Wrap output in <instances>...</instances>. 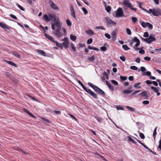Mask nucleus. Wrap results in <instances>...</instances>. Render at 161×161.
Here are the masks:
<instances>
[{"label": "nucleus", "instance_id": "obj_63", "mask_svg": "<svg viewBox=\"0 0 161 161\" xmlns=\"http://www.w3.org/2000/svg\"><path fill=\"white\" fill-rule=\"evenodd\" d=\"M139 53L141 54H144L145 53V51L143 50H140L139 51Z\"/></svg>", "mask_w": 161, "mask_h": 161}, {"label": "nucleus", "instance_id": "obj_27", "mask_svg": "<svg viewBox=\"0 0 161 161\" xmlns=\"http://www.w3.org/2000/svg\"><path fill=\"white\" fill-rule=\"evenodd\" d=\"M140 84L141 83L140 82L136 83L134 84V86L136 88H140L141 86H139Z\"/></svg>", "mask_w": 161, "mask_h": 161}, {"label": "nucleus", "instance_id": "obj_55", "mask_svg": "<svg viewBox=\"0 0 161 161\" xmlns=\"http://www.w3.org/2000/svg\"><path fill=\"white\" fill-rule=\"evenodd\" d=\"M143 36L145 37H147L149 36V35L147 32H145L143 35Z\"/></svg>", "mask_w": 161, "mask_h": 161}, {"label": "nucleus", "instance_id": "obj_37", "mask_svg": "<svg viewBox=\"0 0 161 161\" xmlns=\"http://www.w3.org/2000/svg\"><path fill=\"white\" fill-rule=\"evenodd\" d=\"M130 68L132 70H136L138 69V68L135 66H131Z\"/></svg>", "mask_w": 161, "mask_h": 161}, {"label": "nucleus", "instance_id": "obj_16", "mask_svg": "<svg viewBox=\"0 0 161 161\" xmlns=\"http://www.w3.org/2000/svg\"><path fill=\"white\" fill-rule=\"evenodd\" d=\"M140 95L143 97H144L145 99H147L148 97V96L147 94V92L146 91H143L140 94Z\"/></svg>", "mask_w": 161, "mask_h": 161}, {"label": "nucleus", "instance_id": "obj_46", "mask_svg": "<svg viewBox=\"0 0 161 161\" xmlns=\"http://www.w3.org/2000/svg\"><path fill=\"white\" fill-rule=\"evenodd\" d=\"M105 36L108 39H110L111 38L110 35L108 33H105Z\"/></svg>", "mask_w": 161, "mask_h": 161}, {"label": "nucleus", "instance_id": "obj_48", "mask_svg": "<svg viewBox=\"0 0 161 161\" xmlns=\"http://www.w3.org/2000/svg\"><path fill=\"white\" fill-rule=\"evenodd\" d=\"M92 38H90L87 40V44H90L92 43Z\"/></svg>", "mask_w": 161, "mask_h": 161}, {"label": "nucleus", "instance_id": "obj_64", "mask_svg": "<svg viewBox=\"0 0 161 161\" xmlns=\"http://www.w3.org/2000/svg\"><path fill=\"white\" fill-rule=\"evenodd\" d=\"M84 90L86 91L88 93H89L91 91V90L87 89L86 87V89H85Z\"/></svg>", "mask_w": 161, "mask_h": 161}, {"label": "nucleus", "instance_id": "obj_54", "mask_svg": "<svg viewBox=\"0 0 161 161\" xmlns=\"http://www.w3.org/2000/svg\"><path fill=\"white\" fill-rule=\"evenodd\" d=\"M10 16L13 19H15V20H17V17L14 15L10 14Z\"/></svg>", "mask_w": 161, "mask_h": 161}, {"label": "nucleus", "instance_id": "obj_22", "mask_svg": "<svg viewBox=\"0 0 161 161\" xmlns=\"http://www.w3.org/2000/svg\"><path fill=\"white\" fill-rule=\"evenodd\" d=\"M86 32L90 36L93 35L94 34V33L93 32V31L90 29H88V30H87L86 31Z\"/></svg>", "mask_w": 161, "mask_h": 161}, {"label": "nucleus", "instance_id": "obj_10", "mask_svg": "<svg viewBox=\"0 0 161 161\" xmlns=\"http://www.w3.org/2000/svg\"><path fill=\"white\" fill-rule=\"evenodd\" d=\"M49 4L50 6L54 10L59 9V8L52 1H50Z\"/></svg>", "mask_w": 161, "mask_h": 161}, {"label": "nucleus", "instance_id": "obj_58", "mask_svg": "<svg viewBox=\"0 0 161 161\" xmlns=\"http://www.w3.org/2000/svg\"><path fill=\"white\" fill-rule=\"evenodd\" d=\"M71 45L72 49L74 51H75L76 50V49L75 47L74 44L72 43H71Z\"/></svg>", "mask_w": 161, "mask_h": 161}, {"label": "nucleus", "instance_id": "obj_40", "mask_svg": "<svg viewBox=\"0 0 161 161\" xmlns=\"http://www.w3.org/2000/svg\"><path fill=\"white\" fill-rule=\"evenodd\" d=\"M142 10H144L145 12L149 14H150V12L151 10V9H149L148 10H147L146 9L142 8Z\"/></svg>", "mask_w": 161, "mask_h": 161}, {"label": "nucleus", "instance_id": "obj_57", "mask_svg": "<svg viewBox=\"0 0 161 161\" xmlns=\"http://www.w3.org/2000/svg\"><path fill=\"white\" fill-rule=\"evenodd\" d=\"M107 49L106 47L105 46H102L101 47V50L102 51H105Z\"/></svg>", "mask_w": 161, "mask_h": 161}, {"label": "nucleus", "instance_id": "obj_4", "mask_svg": "<svg viewBox=\"0 0 161 161\" xmlns=\"http://www.w3.org/2000/svg\"><path fill=\"white\" fill-rule=\"evenodd\" d=\"M123 12L121 8H119L116 12V17H121L123 16Z\"/></svg>", "mask_w": 161, "mask_h": 161}, {"label": "nucleus", "instance_id": "obj_6", "mask_svg": "<svg viewBox=\"0 0 161 161\" xmlns=\"http://www.w3.org/2000/svg\"><path fill=\"white\" fill-rule=\"evenodd\" d=\"M64 41L63 43L62 44L64 46V47L65 48H67L69 47L68 44H69V39L67 37H65L63 40Z\"/></svg>", "mask_w": 161, "mask_h": 161}, {"label": "nucleus", "instance_id": "obj_29", "mask_svg": "<svg viewBox=\"0 0 161 161\" xmlns=\"http://www.w3.org/2000/svg\"><path fill=\"white\" fill-rule=\"evenodd\" d=\"M70 38L71 40L73 41H75L76 39V36L72 35H70Z\"/></svg>", "mask_w": 161, "mask_h": 161}, {"label": "nucleus", "instance_id": "obj_52", "mask_svg": "<svg viewBox=\"0 0 161 161\" xmlns=\"http://www.w3.org/2000/svg\"><path fill=\"white\" fill-rule=\"evenodd\" d=\"M139 136L142 139H143L145 138L144 135L142 133H140L139 134Z\"/></svg>", "mask_w": 161, "mask_h": 161}, {"label": "nucleus", "instance_id": "obj_18", "mask_svg": "<svg viewBox=\"0 0 161 161\" xmlns=\"http://www.w3.org/2000/svg\"><path fill=\"white\" fill-rule=\"evenodd\" d=\"M44 35H45V36H46V37L50 41H51V42H54V39H53V38L52 36H50L49 35L47 34L46 33H44Z\"/></svg>", "mask_w": 161, "mask_h": 161}, {"label": "nucleus", "instance_id": "obj_50", "mask_svg": "<svg viewBox=\"0 0 161 161\" xmlns=\"http://www.w3.org/2000/svg\"><path fill=\"white\" fill-rule=\"evenodd\" d=\"M17 6L21 10L24 11L25 10V8H24L22 6H21L18 4H17Z\"/></svg>", "mask_w": 161, "mask_h": 161}, {"label": "nucleus", "instance_id": "obj_25", "mask_svg": "<svg viewBox=\"0 0 161 161\" xmlns=\"http://www.w3.org/2000/svg\"><path fill=\"white\" fill-rule=\"evenodd\" d=\"M127 138L129 141L133 143L136 144L135 141L134 140H133L130 136H128Z\"/></svg>", "mask_w": 161, "mask_h": 161}, {"label": "nucleus", "instance_id": "obj_13", "mask_svg": "<svg viewBox=\"0 0 161 161\" xmlns=\"http://www.w3.org/2000/svg\"><path fill=\"white\" fill-rule=\"evenodd\" d=\"M60 29H57L55 31V34L57 37H60L63 36V34L60 32Z\"/></svg>", "mask_w": 161, "mask_h": 161}, {"label": "nucleus", "instance_id": "obj_59", "mask_svg": "<svg viewBox=\"0 0 161 161\" xmlns=\"http://www.w3.org/2000/svg\"><path fill=\"white\" fill-rule=\"evenodd\" d=\"M142 72L145 71L146 70L145 68L144 67H141L140 68Z\"/></svg>", "mask_w": 161, "mask_h": 161}, {"label": "nucleus", "instance_id": "obj_26", "mask_svg": "<svg viewBox=\"0 0 161 161\" xmlns=\"http://www.w3.org/2000/svg\"><path fill=\"white\" fill-rule=\"evenodd\" d=\"M53 43H55L56 44V46L57 47H58L60 48H62V44L61 43H60L58 42H57V41H54Z\"/></svg>", "mask_w": 161, "mask_h": 161}, {"label": "nucleus", "instance_id": "obj_12", "mask_svg": "<svg viewBox=\"0 0 161 161\" xmlns=\"http://www.w3.org/2000/svg\"><path fill=\"white\" fill-rule=\"evenodd\" d=\"M117 33V31L114 30L112 32V38L113 41H115L116 38V34Z\"/></svg>", "mask_w": 161, "mask_h": 161}, {"label": "nucleus", "instance_id": "obj_33", "mask_svg": "<svg viewBox=\"0 0 161 161\" xmlns=\"http://www.w3.org/2000/svg\"><path fill=\"white\" fill-rule=\"evenodd\" d=\"M66 22L68 26H70L71 25V22L69 19H67L66 20Z\"/></svg>", "mask_w": 161, "mask_h": 161}, {"label": "nucleus", "instance_id": "obj_5", "mask_svg": "<svg viewBox=\"0 0 161 161\" xmlns=\"http://www.w3.org/2000/svg\"><path fill=\"white\" fill-rule=\"evenodd\" d=\"M156 40L154 35L153 34H151L147 38V43L150 44L151 42L155 41Z\"/></svg>", "mask_w": 161, "mask_h": 161}, {"label": "nucleus", "instance_id": "obj_19", "mask_svg": "<svg viewBox=\"0 0 161 161\" xmlns=\"http://www.w3.org/2000/svg\"><path fill=\"white\" fill-rule=\"evenodd\" d=\"M108 76L107 73L106 72H104L103 73V76L102 78V80L104 81L106 79L108 80Z\"/></svg>", "mask_w": 161, "mask_h": 161}, {"label": "nucleus", "instance_id": "obj_3", "mask_svg": "<svg viewBox=\"0 0 161 161\" xmlns=\"http://www.w3.org/2000/svg\"><path fill=\"white\" fill-rule=\"evenodd\" d=\"M152 14L153 16H158L160 15L161 14V10L158 8L151 9L150 14Z\"/></svg>", "mask_w": 161, "mask_h": 161}, {"label": "nucleus", "instance_id": "obj_31", "mask_svg": "<svg viewBox=\"0 0 161 161\" xmlns=\"http://www.w3.org/2000/svg\"><path fill=\"white\" fill-rule=\"evenodd\" d=\"M126 107L131 111L135 112V110L134 108L128 106H126Z\"/></svg>", "mask_w": 161, "mask_h": 161}, {"label": "nucleus", "instance_id": "obj_39", "mask_svg": "<svg viewBox=\"0 0 161 161\" xmlns=\"http://www.w3.org/2000/svg\"><path fill=\"white\" fill-rule=\"evenodd\" d=\"M126 32L127 34L129 35H130L131 34V31L128 28H127L126 29Z\"/></svg>", "mask_w": 161, "mask_h": 161}, {"label": "nucleus", "instance_id": "obj_15", "mask_svg": "<svg viewBox=\"0 0 161 161\" xmlns=\"http://www.w3.org/2000/svg\"><path fill=\"white\" fill-rule=\"evenodd\" d=\"M106 84L108 88L112 91H114V88L111 84L108 82L107 80L105 81Z\"/></svg>", "mask_w": 161, "mask_h": 161}, {"label": "nucleus", "instance_id": "obj_53", "mask_svg": "<svg viewBox=\"0 0 161 161\" xmlns=\"http://www.w3.org/2000/svg\"><path fill=\"white\" fill-rule=\"evenodd\" d=\"M149 102L148 101H144L142 102V103L144 105H147L149 103Z\"/></svg>", "mask_w": 161, "mask_h": 161}, {"label": "nucleus", "instance_id": "obj_36", "mask_svg": "<svg viewBox=\"0 0 161 161\" xmlns=\"http://www.w3.org/2000/svg\"><path fill=\"white\" fill-rule=\"evenodd\" d=\"M148 22L145 23L144 22H142L141 23V25L143 27L145 28L147 26V24Z\"/></svg>", "mask_w": 161, "mask_h": 161}, {"label": "nucleus", "instance_id": "obj_23", "mask_svg": "<svg viewBox=\"0 0 161 161\" xmlns=\"http://www.w3.org/2000/svg\"><path fill=\"white\" fill-rule=\"evenodd\" d=\"M88 48L90 49L93 50L97 51H99V49L98 48L93 46H90L89 45L88 46Z\"/></svg>", "mask_w": 161, "mask_h": 161}, {"label": "nucleus", "instance_id": "obj_38", "mask_svg": "<svg viewBox=\"0 0 161 161\" xmlns=\"http://www.w3.org/2000/svg\"><path fill=\"white\" fill-rule=\"evenodd\" d=\"M78 83L81 86V87H82V88L84 89H86V87L84 86L83 85V84L82 83V82L80 81V80H78Z\"/></svg>", "mask_w": 161, "mask_h": 161}, {"label": "nucleus", "instance_id": "obj_34", "mask_svg": "<svg viewBox=\"0 0 161 161\" xmlns=\"http://www.w3.org/2000/svg\"><path fill=\"white\" fill-rule=\"evenodd\" d=\"M111 82L115 86H117L118 85V82L116 80H111Z\"/></svg>", "mask_w": 161, "mask_h": 161}, {"label": "nucleus", "instance_id": "obj_17", "mask_svg": "<svg viewBox=\"0 0 161 161\" xmlns=\"http://www.w3.org/2000/svg\"><path fill=\"white\" fill-rule=\"evenodd\" d=\"M151 89H152L155 93H157V95L158 96H159L160 95V93L158 92V90L156 87L153 86H151Z\"/></svg>", "mask_w": 161, "mask_h": 161}, {"label": "nucleus", "instance_id": "obj_1", "mask_svg": "<svg viewBox=\"0 0 161 161\" xmlns=\"http://www.w3.org/2000/svg\"><path fill=\"white\" fill-rule=\"evenodd\" d=\"M57 17L54 14L49 13L48 15H44L43 16V19L46 22H48L52 19H53V21H55Z\"/></svg>", "mask_w": 161, "mask_h": 161}, {"label": "nucleus", "instance_id": "obj_9", "mask_svg": "<svg viewBox=\"0 0 161 161\" xmlns=\"http://www.w3.org/2000/svg\"><path fill=\"white\" fill-rule=\"evenodd\" d=\"M88 84L89 86L93 88L96 92H98L99 90L100 89V88H99L97 86L92 84L90 82H88Z\"/></svg>", "mask_w": 161, "mask_h": 161}, {"label": "nucleus", "instance_id": "obj_20", "mask_svg": "<svg viewBox=\"0 0 161 161\" xmlns=\"http://www.w3.org/2000/svg\"><path fill=\"white\" fill-rule=\"evenodd\" d=\"M0 26L5 29L8 30L9 29L8 26L6 25L2 22H0Z\"/></svg>", "mask_w": 161, "mask_h": 161}, {"label": "nucleus", "instance_id": "obj_60", "mask_svg": "<svg viewBox=\"0 0 161 161\" xmlns=\"http://www.w3.org/2000/svg\"><path fill=\"white\" fill-rule=\"evenodd\" d=\"M144 59L147 61H149L151 60V58L148 57H145L144 58Z\"/></svg>", "mask_w": 161, "mask_h": 161}, {"label": "nucleus", "instance_id": "obj_11", "mask_svg": "<svg viewBox=\"0 0 161 161\" xmlns=\"http://www.w3.org/2000/svg\"><path fill=\"white\" fill-rule=\"evenodd\" d=\"M70 11L71 14V15L75 19H76V16L75 14V13L74 8L72 5H70Z\"/></svg>", "mask_w": 161, "mask_h": 161}, {"label": "nucleus", "instance_id": "obj_14", "mask_svg": "<svg viewBox=\"0 0 161 161\" xmlns=\"http://www.w3.org/2000/svg\"><path fill=\"white\" fill-rule=\"evenodd\" d=\"M132 41L134 42H136V44L135 45V46L136 47H137L140 44V41L137 37H134Z\"/></svg>", "mask_w": 161, "mask_h": 161}, {"label": "nucleus", "instance_id": "obj_24", "mask_svg": "<svg viewBox=\"0 0 161 161\" xmlns=\"http://www.w3.org/2000/svg\"><path fill=\"white\" fill-rule=\"evenodd\" d=\"M24 111L26 112V113H27L29 115H30L31 116L33 117V118H35V116L32 115L28 110L27 109H24Z\"/></svg>", "mask_w": 161, "mask_h": 161}, {"label": "nucleus", "instance_id": "obj_30", "mask_svg": "<svg viewBox=\"0 0 161 161\" xmlns=\"http://www.w3.org/2000/svg\"><path fill=\"white\" fill-rule=\"evenodd\" d=\"M133 91L132 90H124L123 91V92L125 94H129Z\"/></svg>", "mask_w": 161, "mask_h": 161}, {"label": "nucleus", "instance_id": "obj_42", "mask_svg": "<svg viewBox=\"0 0 161 161\" xmlns=\"http://www.w3.org/2000/svg\"><path fill=\"white\" fill-rule=\"evenodd\" d=\"M147 26L150 29H152L153 27L152 25L148 22V23H147Z\"/></svg>", "mask_w": 161, "mask_h": 161}, {"label": "nucleus", "instance_id": "obj_21", "mask_svg": "<svg viewBox=\"0 0 161 161\" xmlns=\"http://www.w3.org/2000/svg\"><path fill=\"white\" fill-rule=\"evenodd\" d=\"M37 52L38 53V54H41L43 56H46V53L45 52L41 50H38L37 51Z\"/></svg>", "mask_w": 161, "mask_h": 161}, {"label": "nucleus", "instance_id": "obj_45", "mask_svg": "<svg viewBox=\"0 0 161 161\" xmlns=\"http://www.w3.org/2000/svg\"><path fill=\"white\" fill-rule=\"evenodd\" d=\"M132 20L133 23H135L137 21V19L136 17H132L131 18Z\"/></svg>", "mask_w": 161, "mask_h": 161}, {"label": "nucleus", "instance_id": "obj_35", "mask_svg": "<svg viewBox=\"0 0 161 161\" xmlns=\"http://www.w3.org/2000/svg\"><path fill=\"white\" fill-rule=\"evenodd\" d=\"M122 47L125 50H127L130 49V48L128 47L126 45H123Z\"/></svg>", "mask_w": 161, "mask_h": 161}, {"label": "nucleus", "instance_id": "obj_56", "mask_svg": "<svg viewBox=\"0 0 161 161\" xmlns=\"http://www.w3.org/2000/svg\"><path fill=\"white\" fill-rule=\"evenodd\" d=\"M96 119L100 123H101L102 121V119L99 117H97L96 118Z\"/></svg>", "mask_w": 161, "mask_h": 161}, {"label": "nucleus", "instance_id": "obj_32", "mask_svg": "<svg viewBox=\"0 0 161 161\" xmlns=\"http://www.w3.org/2000/svg\"><path fill=\"white\" fill-rule=\"evenodd\" d=\"M99 94L103 96H104L105 95V92L104 91H103L101 89L99 90L98 92H97Z\"/></svg>", "mask_w": 161, "mask_h": 161}, {"label": "nucleus", "instance_id": "obj_47", "mask_svg": "<svg viewBox=\"0 0 161 161\" xmlns=\"http://www.w3.org/2000/svg\"><path fill=\"white\" fill-rule=\"evenodd\" d=\"M120 78L121 80H126L127 79V77L126 76H121L120 77Z\"/></svg>", "mask_w": 161, "mask_h": 161}, {"label": "nucleus", "instance_id": "obj_8", "mask_svg": "<svg viewBox=\"0 0 161 161\" xmlns=\"http://www.w3.org/2000/svg\"><path fill=\"white\" fill-rule=\"evenodd\" d=\"M123 3L125 7L130 8V7L132 5L129 0H124Z\"/></svg>", "mask_w": 161, "mask_h": 161}, {"label": "nucleus", "instance_id": "obj_61", "mask_svg": "<svg viewBox=\"0 0 161 161\" xmlns=\"http://www.w3.org/2000/svg\"><path fill=\"white\" fill-rule=\"evenodd\" d=\"M119 58L123 61H125V58L124 56H120Z\"/></svg>", "mask_w": 161, "mask_h": 161}, {"label": "nucleus", "instance_id": "obj_2", "mask_svg": "<svg viewBox=\"0 0 161 161\" xmlns=\"http://www.w3.org/2000/svg\"><path fill=\"white\" fill-rule=\"evenodd\" d=\"M54 23H53L52 24V29L53 30H54L55 29V26H56L57 29L61 28V25L60 24V21L58 19V17L56 19L55 21H54Z\"/></svg>", "mask_w": 161, "mask_h": 161}, {"label": "nucleus", "instance_id": "obj_43", "mask_svg": "<svg viewBox=\"0 0 161 161\" xmlns=\"http://www.w3.org/2000/svg\"><path fill=\"white\" fill-rule=\"evenodd\" d=\"M82 9L85 14H86L88 13L87 10L84 7L82 8Z\"/></svg>", "mask_w": 161, "mask_h": 161}, {"label": "nucleus", "instance_id": "obj_44", "mask_svg": "<svg viewBox=\"0 0 161 161\" xmlns=\"http://www.w3.org/2000/svg\"><path fill=\"white\" fill-rule=\"evenodd\" d=\"M116 108L117 110H123L124 109L123 108L120 106H116Z\"/></svg>", "mask_w": 161, "mask_h": 161}, {"label": "nucleus", "instance_id": "obj_51", "mask_svg": "<svg viewBox=\"0 0 161 161\" xmlns=\"http://www.w3.org/2000/svg\"><path fill=\"white\" fill-rule=\"evenodd\" d=\"M96 29H101L103 30H105V28H103V27L102 26H97L96 27Z\"/></svg>", "mask_w": 161, "mask_h": 161}, {"label": "nucleus", "instance_id": "obj_7", "mask_svg": "<svg viewBox=\"0 0 161 161\" xmlns=\"http://www.w3.org/2000/svg\"><path fill=\"white\" fill-rule=\"evenodd\" d=\"M105 20L107 22L108 24L110 25H115L116 23V22L113 21L111 19L108 17H106L105 18Z\"/></svg>", "mask_w": 161, "mask_h": 161}, {"label": "nucleus", "instance_id": "obj_62", "mask_svg": "<svg viewBox=\"0 0 161 161\" xmlns=\"http://www.w3.org/2000/svg\"><path fill=\"white\" fill-rule=\"evenodd\" d=\"M92 96L95 98H97V95L94 92L92 93Z\"/></svg>", "mask_w": 161, "mask_h": 161}, {"label": "nucleus", "instance_id": "obj_41", "mask_svg": "<svg viewBox=\"0 0 161 161\" xmlns=\"http://www.w3.org/2000/svg\"><path fill=\"white\" fill-rule=\"evenodd\" d=\"M88 59L91 61H93L95 59V57L94 56H92V57H89Z\"/></svg>", "mask_w": 161, "mask_h": 161}, {"label": "nucleus", "instance_id": "obj_28", "mask_svg": "<svg viewBox=\"0 0 161 161\" xmlns=\"http://www.w3.org/2000/svg\"><path fill=\"white\" fill-rule=\"evenodd\" d=\"M157 128H158L157 127H155V128L154 129V130L153 131V136L154 137V140H155V139L156 135L157 134L156 130H157Z\"/></svg>", "mask_w": 161, "mask_h": 161}, {"label": "nucleus", "instance_id": "obj_49", "mask_svg": "<svg viewBox=\"0 0 161 161\" xmlns=\"http://www.w3.org/2000/svg\"><path fill=\"white\" fill-rule=\"evenodd\" d=\"M13 54L15 56L18 57L20 58V55L19 54L17 53L16 52H14L13 53Z\"/></svg>", "mask_w": 161, "mask_h": 161}]
</instances>
